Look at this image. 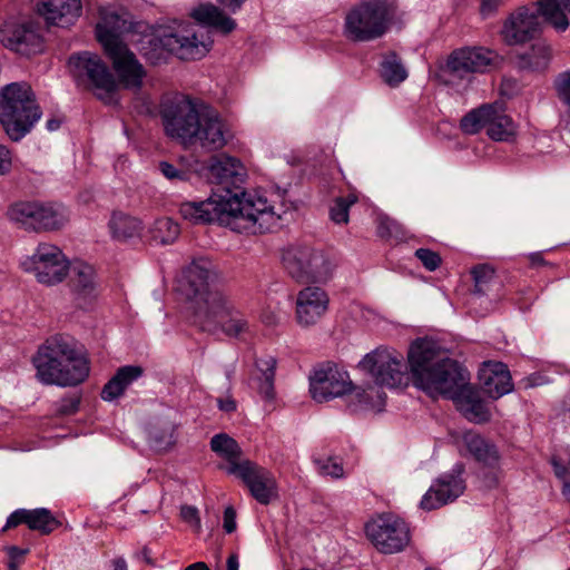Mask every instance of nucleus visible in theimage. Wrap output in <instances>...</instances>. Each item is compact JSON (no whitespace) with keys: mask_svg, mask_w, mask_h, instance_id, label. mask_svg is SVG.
Here are the masks:
<instances>
[{"mask_svg":"<svg viewBox=\"0 0 570 570\" xmlns=\"http://www.w3.org/2000/svg\"><path fill=\"white\" fill-rule=\"evenodd\" d=\"M1 43L18 53L31 55L42 47L40 27L32 20L6 21L0 28Z\"/></svg>","mask_w":570,"mask_h":570,"instance_id":"nucleus-19","label":"nucleus"},{"mask_svg":"<svg viewBox=\"0 0 570 570\" xmlns=\"http://www.w3.org/2000/svg\"><path fill=\"white\" fill-rule=\"evenodd\" d=\"M10 220L27 230H56L69 219L60 205L37 202H21L12 205L8 212Z\"/></svg>","mask_w":570,"mask_h":570,"instance_id":"nucleus-14","label":"nucleus"},{"mask_svg":"<svg viewBox=\"0 0 570 570\" xmlns=\"http://www.w3.org/2000/svg\"><path fill=\"white\" fill-rule=\"evenodd\" d=\"M537 10L520 7L505 20L502 37L508 45H520L531 40L541 29L538 12L556 29L564 31L569 27L566 12L570 13V0H537Z\"/></svg>","mask_w":570,"mask_h":570,"instance_id":"nucleus-7","label":"nucleus"},{"mask_svg":"<svg viewBox=\"0 0 570 570\" xmlns=\"http://www.w3.org/2000/svg\"><path fill=\"white\" fill-rule=\"evenodd\" d=\"M20 563H21V561H11V560H9L8 570H19Z\"/></svg>","mask_w":570,"mask_h":570,"instance_id":"nucleus-64","label":"nucleus"},{"mask_svg":"<svg viewBox=\"0 0 570 570\" xmlns=\"http://www.w3.org/2000/svg\"><path fill=\"white\" fill-rule=\"evenodd\" d=\"M360 367L368 373L375 383L386 387H397L406 380V364L403 355L387 347H379L366 354Z\"/></svg>","mask_w":570,"mask_h":570,"instance_id":"nucleus-16","label":"nucleus"},{"mask_svg":"<svg viewBox=\"0 0 570 570\" xmlns=\"http://www.w3.org/2000/svg\"><path fill=\"white\" fill-rule=\"evenodd\" d=\"M61 125V120L60 119H57V118H52V119H49L47 120L46 122V126H47V129L49 131H55L57 130Z\"/></svg>","mask_w":570,"mask_h":570,"instance_id":"nucleus-60","label":"nucleus"},{"mask_svg":"<svg viewBox=\"0 0 570 570\" xmlns=\"http://www.w3.org/2000/svg\"><path fill=\"white\" fill-rule=\"evenodd\" d=\"M415 256L429 271H435L441 264V257L436 252L428 248H419Z\"/></svg>","mask_w":570,"mask_h":570,"instance_id":"nucleus-45","label":"nucleus"},{"mask_svg":"<svg viewBox=\"0 0 570 570\" xmlns=\"http://www.w3.org/2000/svg\"><path fill=\"white\" fill-rule=\"evenodd\" d=\"M6 552L11 561H21V559L29 552L28 549H20L16 546L6 548Z\"/></svg>","mask_w":570,"mask_h":570,"instance_id":"nucleus-53","label":"nucleus"},{"mask_svg":"<svg viewBox=\"0 0 570 570\" xmlns=\"http://www.w3.org/2000/svg\"><path fill=\"white\" fill-rule=\"evenodd\" d=\"M491 470L483 473V483L487 488L492 489L499 485L502 479V471L498 469V464Z\"/></svg>","mask_w":570,"mask_h":570,"instance_id":"nucleus-49","label":"nucleus"},{"mask_svg":"<svg viewBox=\"0 0 570 570\" xmlns=\"http://www.w3.org/2000/svg\"><path fill=\"white\" fill-rule=\"evenodd\" d=\"M129 28L126 13L101 9L97 23V38L112 61L120 82L126 88H139L144 77L142 66L120 40L121 32Z\"/></svg>","mask_w":570,"mask_h":570,"instance_id":"nucleus-5","label":"nucleus"},{"mask_svg":"<svg viewBox=\"0 0 570 570\" xmlns=\"http://www.w3.org/2000/svg\"><path fill=\"white\" fill-rule=\"evenodd\" d=\"M160 117L165 134L184 146H198L213 153L233 139L228 125L217 111L188 96L177 95L165 100Z\"/></svg>","mask_w":570,"mask_h":570,"instance_id":"nucleus-3","label":"nucleus"},{"mask_svg":"<svg viewBox=\"0 0 570 570\" xmlns=\"http://www.w3.org/2000/svg\"><path fill=\"white\" fill-rule=\"evenodd\" d=\"M519 66L524 69H542L547 67L550 59V48L542 41H535L530 50L518 56Z\"/></svg>","mask_w":570,"mask_h":570,"instance_id":"nucleus-38","label":"nucleus"},{"mask_svg":"<svg viewBox=\"0 0 570 570\" xmlns=\"http://www.w3.org/2000/svg\"><path fill=\"white\" fill-rule=\"evenodd\" d=\"M173 431L174 430L171 429L170 432L168 433L167 438H165V439H158L156 435L153 436L154 440H155L156 446L158 449H164V448L170 445L174 442V440H173Z\"/></svg>","mask_w":570,"mask_h":570,"instance_id":"nucleus-57","label":"nucleus"},{"mask_svg":"<svg viewBox=\"0 0 570 570\" xmlns=\"http://www.w3.org/2000/svg\"><path fill=\"white\" fill-rule=\"evenodd\" d=\"M142 374L140 366L127 365L120 367L112 379L104 386L101 397L105 401H112L120 396L125 390Z\"/></svg>","mask_w":570,"mask_h":570,"instance_id":"nucleus-33","label":"nucleus"},{"mask_svg":"<svg viewBox=\"0 0 570 570\" xmlns=\"http://www.w3.org/2000/svg\"><path fill=\"white\" fill-rule=\"evenodd\" d=\"M181 217L193 224L217 222L237 233H265L277 226L282 213L257 193L224 188L206 200L180 205Z\"/></svg>","mask_w":570,"mask_h":570,"instance_id":"nucleus-2","label":"nucleus"},{"mask_svg":"<svg viewBox=\"0 0 570 570\" xmlns=\"http://www.w3.org/2000/svg\"><path fill=\"white\" fill-rule=\"evenodd\" d=\"M190 17L199 24L210 27L224 35L230 33L236 28V21L233 18L209 2L195 7Z\"/></svg>","mask_w":570,"mask_h":570,"instance_id":"nucleus-29","label":"nucleus"},{"mask_svg":"<svg viewBox=\"0 0 570 570\" xmlns=\"http://www.w3.org/2000/svg\"><path fill=\"white\" fill-rule=\"evenodd\" d=\"M208 176L217 184L238 185L246 177V169L239 159L220 154L209 159Z\"/></svg>","mask_w":570,"mask_h":570,"instance_id":"nucleus-27","label":"nucleus"},{"mask_svg":"<svg viewBox=\"0 0 570 570\" xmlns=\"http://www.w3.org/2000/svg\"><path fill=\"white\" fill-rule=\"evenodd\" d=\"M69 70L77 82L92 89L106 104L116 102L115 95L119 83L99 56L85 51L69 58Z\"/></svg>","mask_w":570,"mask_h":570,"instance_id":"nucleus-9","label":"nucleus"},{"mask_svg":"<svg viewBox=\"0 0 570 570\" xmlns=\"http://www.w3.org/2000/svg\"><path fill=\"white\" fill-rule=\"evenodd\" d=\"M335 267L336 264L331 256L312 247L301 282L325 283L332 278Z\"/></svg>","mask_w":570,"mask_h":570,"instance_id":"nucleus-30","label":"nucleus"},{"mask_svg":"<svg viewBox=\"0 0 570 570\" xmlns=\"http://www.w3.org/2000/svg\"><path fill=\"white\" fill-rule=\"evenodd\" d=\"M179 233L178 224L168 217L157 219L151 229L153 238L160 244L174 243Z\"/></svg>","mask_w":570,"mask_h":570,"instance_id":"nucleus-39","label":"nucleus"},{"mask_svg":"<svg viewBox=\"0 0 570 570\" xmlns=\"http://www.w3.org/2000/svg\"><path fill=\"white\" fill-rule=\"evenodd\" d=\"M31 361L36 377L47 385L75 386L89 375L87 357L66 335L57 334L47 338Z\"/></svg>","mask_w":570,"mask_h":570,"instance_id":"nucleus-4","label":"nucleus"},{"mask_svg":"<svg viewBox=\"0 0 570 570\" xmlns=\"http://www.w3.org/2000/svg\"><path fill=\"white\" fill-rule=\"evenodd\" d=\"M21 523H26L29 529L37 530L42 534H49L58 525V521L48 509H20L10 514L4 530Z\"/></svg>","mask_w":570,"mask_h":570,"instance_id":"nucleus-28","label":"nucleus"},{"mask_svg":"<svg viewBox=\"0 0 570 570\" xmlns=\"http://www.w3.org/2000/svg\"><path fill=\"white\" fill-rule=\"evenodd\" d=\"M81 2L82 0H38L36 7L47 22L67 27L79 18Z\"/></svg>","mask_w":570,"mask_h":570,"instance_id":"nucleus-25","label":"nucleus"},{"mask_svg":"<svg viewBox=\"0 0 570 570\" xmlns=\"http://www.w3.org/2000/svg\"><path fill=\"white\" fill-rule=\"evenodd\" d=\"M41 110L31 87L12 82L0 91V122L14 141L23 138L40 119Z\"/></svg>","mask_w":570,"mask_h":570,"instance_id":"nucleus-8","label":"nucleus"},{"mask_svg":"<svg viewBox=\"0 0 570 570\" xmlns=\"http://www.w3.org/2000/svg\"><path fill=\"white\" fill-rule=\"evenodd\" d=\"M397 19L395 0H360L346 12L343 32L352 42H370L386 35Z\"/></svg>","mask_w":570,"mask_h":570,"instance_id":"nucleus-6","label":"nucleus"},{"mask_svg":"<svg viewBox=\"0 0 570 570\" xmlns=\"http://www.w3.org/2000/svg\"><path fill=\"white\" fill-rule=\"evenodd\" d=\"M108 228L114 239L125 242L139 236L142 230V225L136 217L121 212H115L110 217Z\"/></svg>","mask_w":570,"mask_h":570,"instance_id":"nucleus-36","label":"nucleus"},{"mask_svg":"<svg viewBox=\"0 0 570 570\" xmlns=\"http://www.w3.org/2000/svg\"><path fill=\"white\" fill-rule=\"evenodd\" d=\"M381 73L384 81L390 86H396L407 77L406 70L394 53H391L384 58Z\"/></svg>","mask_w":570,"mask_h":570,"instance_id":"nucleus-40","label":"nucleus"},{"mask_svg":"<svg viewBox=\"0 0 570 570\" xmlns=\"http://www.w3.org/2000/svg\"><path fill=\"white\" fill-rule=\"evenodd\" d=\"M206 330H219L229 337H239L249 332V323L227 293L214 294L210 306L200 311L195 320Z\"/></svg>","mask_w":570,"mask_h":570,"instance_id":"nucleus-11","label":"nucleus"},{"mask_svg":"<svg viewBox=\"0 0 570 570\" xmlns=\"http://www.w3.org/2000/svg\"><path fill=\"white\" fill-rule=\"evenodd\" d=\"M413 383L431 397L452 400L471 422L490 420L488 405L470 383V373L432 340H416L407 353Z\"/></svg>","mask_w":570,"mask_h":570,"instance_id":"nucleus-1","label":"nucleus"},{"mask_svg":"<svg viewBox=\"0 0 570 570\" xmlns=\"http://www.w3.org/2000/svg\"><path fill=\"white\" fill-rule=\"evenodd\" d=\"M563 497L570 501V483L566 482L562 488Z\"/></svg>","mask_w":570,"mask_h":570,"instance_id":"nucleus-63","label":"nucleus"},{"mask_svg":"<svg viewBox=\"0 0 570 570\" xmlns=\"http://www.w3.org/2000/svg\"><path fill=\"white\" fill-rule=\"evenodd\" d=\"M463 444L466 451L484 466L494 468L499 464L500 455L497 448L480 434L472 431L465 432Z\"/></svg>","mask_w":570,"mask_h":570,"instance_id":"nucleus-31","label":"nucleus"},{"mask_svg":"<svg viewBox=\"0 0 570 570\" xmlns=\"http://www.w3.org/2000/svg\"><path fill=\"white\" fill-rule=\"evenodd\" d=\"M276 360L273 356H265L256 361L257 375L254 381L257 383L258 393L266 400L274 397V377Z\"/></svg>","mask_w":570,"mask_h":570,"instance_id":"nucleus-37","label":"nucleus"},{"mask_svg":"<svg viewBox=\"0 0 570 570\" xmlns=\"http://www.w3.org/2000/svg\"><path fill=\"white\" fill-rule=\"evenodd\" d=\"M239 562L236 554H230L227 559V570H238Z\"/></svg>","mask_w":570,"mask_h":570,"instance_id":"nucleus-58","label":"nucleus"},{"mask_svg":"<svg viewBox=\"0 0 570 570\" xmlns=\"http://www.w3.org/2000/svg\"><path fill=\"white\" fill-rule=\"evenodd\" d=\"M247 0H217L230 13L238 12Z\"/></svg>","mask_w":570,"mask_h":570,"instance_id":"nucleus-52","label":"nucleus"},{"mask_svg":"<svg viewBox=\"0 0 570 570\" xmlns=\"http://www.w3.org/2000/svg\"><path fill=\"white\" fill-rule=\"evenodd\" d=\"M234 475L238 476L248 488L250 494L262 504H268L277 497L274 475L266 469L245 460L243 465L234 466Z\"/></svg>","mask_w":570,"mask_h":570,"instance_id":"nucleus-21","label":"nucleus"},{"mask_svg":"<svg viewBox=\"0 0 570 570\" xmlns=\"http://www.w3.org/2000/svg\"><path fill=\"white\" fill-rule=\"evenodd\" d=\"M213 278V265L205 258L193 261L181 274L178 291L188 302L194 321L200 316L202 309H207L210 306L214 294L225 293L210 287Z\"/></svg>","mask_w":570,"mask_h":570,"instance_id":"nucleus-10","label":"nucleus"},{"mask_svg":"<svg viewBox=\"0 0 570 570\" xmlns=\"http://www.w3.org/2000/svg\"><path fill=\"white\" fill-rule=\"evenodd\" d=\"M210 449L217 455L228 462L226 471L229 474H235L234 466L243 465L245 460H242V449L238 443L225 433L216 434L210 440Z\"/></svg>","mask_w":570,"mask_h":570,"instance_id":"nucleus-34","label":"nucleus"},{"mask_svg":"<svg viewBox=\"0 0 570 570\" xmlns=\"http://www.w3.org/2000/svg\"><path fill=\"white\" fill-rule=\"evenodd\" d=\"M502 0H482L481 3V12L487 16L494 12L499 6L501 4Z\"/></svg>","mask_w":570,"mask_h":570,"instance_id":"nucleus-54","label":"nucleus"},{"mask_svg":"<svg viewBox=\"0 0 570 570\" xmlns=\"http://www.w3.org/2000/svg\"><path fill=\"white\" fill-rule=\"evenodd\" d=\"M180 515L183 520L189 523L195 531L199 532L200 530V519L198 515V510L191 505H184L180 509Z\"/></svg>","mask_w":570,"mask_h":570,"instance_id":"nucleus-48","label":"nucleus"},{"mask_svg":"<svg viewBox=\"0 0 570 570\" xmlns=\"http://www.w3.org/2000/svg\"><path fill=\"white\" fill-rule=\"evenodd\" d=\"M556 89L559 98L570 106V72H563L558 76Z\"/></svg>","mask_w":570,"mask_h":570,"instance_id":"nucleus-46","label":"nucleus"},{"mask_svg":"<svg viewBox=\"0 0 570 570\" xmlns=\"http://www.w3.org/2000/svg\"><path fill=\"white\" fill-rule=\"evenodd\" d=\"M317 469L321 474L330 475L332 478H342L344 475V469L342 463L334 458L317 459L315 460Z\"/></svg>","mask_w":570,"mask_h":570,"instance_id":"nucleus-43","label":"nucleus"},{"mask_svg":"<svg viewBox=\"0 0 570 570\" xmlns=\"http://www.w3.org/2000/svg\"><path fill=\"white\" fill-rule=\"evenodd\" d=\"M112 567L114 569L112 570H128L127 568V562L124 558H116L114 561H112Z\"/></svg>","mask_w":570,"mask_h":570,"instance_id":"nucleus-59","label":"nucleus"},{"mask_svg":"<svg viewBox=\"0 0 570 570\" xmlns=\"http://www.w3.org/2000/svg\"><path fill=\"white\" fill-rule=\"evenodd\" d=\"M553 468H554V473L558 478H563L567 473V469L561 465L560 463H558L557 461H553Z\"/></svg>","mask_w":570,"mask_h":570,"instance_id":"nucleus-61","label":"nucleus"},{"mask_svg":"<svg viewBox=\"0 0 570 570\" xmlns=\"http://www.w3.org/2000/svg\"><path fill=\"white\" fill-rule=\"evenodd\" d=\"M472 275L475 283V289L479 293H483L484 286L494 277V269L490 265L483 264L475 266L472 269Z\"/></svg>","mask_w":570,"mask_h":570,"instance_id":"nucleus-44","label":"nucleus"},{"mask_svg":"<svg viewBox=\"0 0 570 570\" xmlns=\"http://www.w3.org/2000/svg\"><path fill=\"white\" fill-rule=\"evenodd\" d=\"M351 389L352 382L347 372L340 371L337 367H322L315 370L311 376L309 392L318 403L342 396Z\"/></svg>","mask_w":570,"mask_h":570,"instance_id":"nucleus-20","label":"nucleus"},{"mask_svg":"<svg viewBox=\"0 0 570 570\" xmlns=\"http://www.w3.org/2000/svg\"><path fill=\"white\" fill-rule=\"evenodd\" d=\"M479 376L484 392L492 399H499L513 389L510 372L501 362H485Z\"/></svg>","mask_w":570,"mask_h":570,"instance_id":"nucleus-26","label":"nucleus"},{"mask_svg":"<svg viewBox=\"0 0 570 570\" xmlns=\"http://www.w3.org/2000/svg\"><path fill=\"white\" fill-rule=\"evenodd\" d=\"M21 267L40 284L53 286L68 276L69 261L55 244L40 243L31 255L22 259Z\"/></svg>","mask_w":570,"mask_h":570,"instance_id":"nucleus-13","label":"nucleus"},{"mask_svg":"<svg viewBox=\"0 0 570 570\" xmlns=\"http://www.w3.org/2000/svg\"><path fill=\"white\" fill-rule=\"evenodd\" d=\"M311 248L308 245L294 244L283 249L282 264L286 272L296 281H302L303 268H306Z\"/></svg>","mask_w":570,"mask_h":570,"instance_id":"nucleus-35","label":"nucleus"},{"mask_svg":"<svg viewBox=\"0 0 570 570\" xmlns=\"http://www.w3.org/2000/svg\"><path fill=\"white\" fill-rule=\"evenodd\" d=\"M159 170L170 181H184L188 178V174L185 170H181L167 161H161L159 164Z\"/></svg>","mask_w":570,"mask_h":570,"instance_id":"nucleus-47","label":"nucleus"},{"mask_svg":"<svg viewBox=\"0 0 570 570\" xmlns=\"http://www.w3.org/2000/svg\"><path fill=\"white\" fill-rule=\"evenodd\" d=\"M362 409L381 411L385 404L386 394L376 386H368L355 394Z\"/></svg>","mask_w":570,"mask_h":570,"instance_id":"nucleus-41","label":"nucleus"},{"mask_svg":"<svg viewBox=\"0 0 570 570\" xmlns=\"http://www.w3.org/2000/svg\"><path fill=\"white\" fill-rule=\"evenodd\" d=\"M495 52L483 47H463L450 53L442 67L441 77L450 82L454 78L464 79L472 73L485 72L498 63Z\"/></svg>","mask_w":570,"mask_h":570,"instance_id":"nucleus-17","label":"nucleus"},{"mask_svg":"<svg viewBox=\"0 0 570 570\" xmlns=\"http://www.w3.org/2000/svg\"><path fill=\"white\" fill-rule=\"evenodd\" d=\"M465 490L464 480L460 475L445 474L433 482L423 495L420 507L423 510L439 509L456 500Z\"/></svg>","mask_w":570,"mask_h":570,"instance_id":"nucleus-23","label":"nucleus"},{"mask_svg":"<svg viewBox=\"0 0 570 570\" xmlns=\"http://www.w3.org/2000/svg\"><path fill=\"white\" fill-rule=\"evenodd\" d=\"M156 40L164 49L181 60L203 58L213 43L208 37L199 36L195 26L186 22L160 28Z\"/></svg>","mask_w":570,"mask_h":570,"instance_id":"nucleus-12","label":"nucleus"},{"mask_svg":"<svg viewBox=\"0 0 570 570\" xmlns=\"http://www.w3.org/2000/svg\"><path fill=\"white\" fill-rule=\"evenodd\" d=\"M236 513L233 508L228 507L224 511V529L227 533H232L236 529Z\"/></svg>","mask_w":570,"mask_h":570,"instance_id":"nucleus-50","label":"nucleus"},{"mask_svg":"<svg viewBox=\"0 0 570 570\" xmlns=\"http://www.w3.org/2000/svg\"><path fill=\"white\" fill-rule=\"evenodd\" d=\"M330 298L326 292L317 286H307L296 296L295 317L299 326L315 325L326 313Z\"/></svg>","mask_w":570,"mask_h":570,"instance_id":"nucleus-22","label":"nucleus"},{"mask_svg":"<svg viewBox=\"0 0 570 570\" xmlns=\"http://www.w3.org/2000/svg\"><path fill=\"white\" fill-rule=\"evenodd\" d=\"M69 285L79 306L88 305L97 294L96 274L85 262L69 263Z\"/></svg>","mask_w":570,"mask_h":570,"instance_id":"nucleus-24","label":"nucleus"},{"mask_svg":"<svg viewBox=\"0 0 570 570\" xmlns=\"http://www.w3.org/2000/svg\"><path fill=\"white\" fill-rule=\"evenodd\" d=\"M460 127L468 135L485 128L488 136L497 141H508L515 135V125L500 104L483 105L471 110L461 119Z\"/></svg>","mask_w":570,"mask_h":570,"instance_id":"nucleus-15","label":"nucleus"},{"mask_svg":"<svg viewBox=\"0 0 570 570\" xmlns=\"http://www.w3.org/2000/svg\"><path fill=\"white\" fill-rule=\"evenodd\" d=\"M366 535L382 553L402 551L410 542V529L401 518L386 513L371 520L365 527Z\"/></svg>","mask_w":570,"mask_h":570,"instance_id":"nucleus-18","label":"nucleus"},{"mask_svg":"<svg viewBox=\"0 0 570 570\" xmlns=\"http://www.w3.org/2000/svg\"><path fill=\"white\" fill-rule=\"evenodd\" d=\"M356 202L357 197L355 195L337 198L330 210L331 219L336 224H346L348 222V209Z\"/></svg>","mask_w":570,"mask_h":570,"instance_id":"nucleus-42","label":"nucleus"},{"mask_svg":"<svg viewBox=\"0 0 570 570\" xmlns=\"http://www.w3.org/2000/svg\"><path fill=\"white\" fill-rule=\"evenodd\" d=\"M185 570H209V568L204 562H196L188 566Z\"/></svg>","mask_w":570,"mask_h":570,"instance_id":"nucleus-62","label":"nucleus"},{"mask_svg":"<svg viewBox=\"0 0 570 570\" xmlns=\"http://www.w3.org/2000/svg\"><path fill=\"white\" fill-rule=\"evenodd\" d=\"M218 407L219 410L224 412H233L236 409V403L233 399H219L218 400Z\"/></svg>","mask_w":570,"mask_h":570,"instance_id":"nucleus-56","label":"nucleus"},{"mask_svg":"<svg viewBox=\"0 0 570 570\" xmlns=\"http://www.w3.org/2000/svg\"><path fill=\"white\" fill-rule=\"evenodd\" d=\"M142 374L140 366L127 365L120 367L112 379L104 386L101 397L105 401H112L120 396L125 390Z\"/></svg>","mask_w":570,"mask_h":570,"instance_id":"nucleus-32","label":"nucleus"},{"mask_svg":"<svg viewBox=\"0 0 570 570\" xmlns=\"http://www.w3.org/2000/svg\"><path fill=\"white\" fill-rule=\"evenodd\" d=\"M11 167V156L7 147L0 145V175L6 174Z\"/></svg>","mask_w":570,"mask_h":570,"instance_id":"nucleus-51","label":"nucleus"},{"mask_svg":"<svg viewBox=\"0 0 570 570\" xmlns=\"http://www.w3.org/2000/svg\"><path fill=\"white\" fill-rule=\"evenodd\" d=\"M261 318L262 322L267 326H274L279 322L278 315L271 311L264 312Z\"/></svg>","mask_w":570,"mask_h":570,"instance_id":"nucleus-55","label":"nucleus"}]
</instances>
